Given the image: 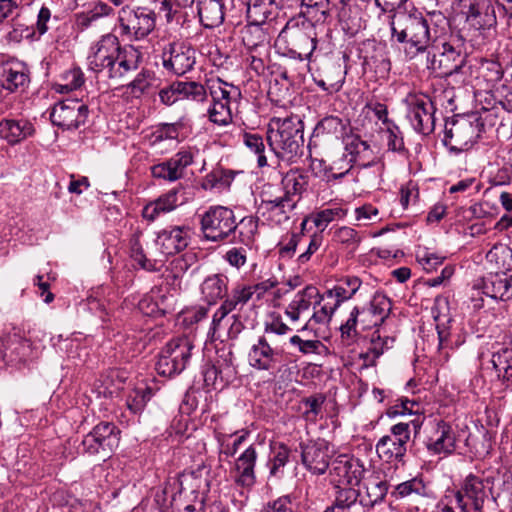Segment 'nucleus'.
Listing matches in <instances>:
<instances>
[{"label":"nucleus","mask_w":512,"mask_h":512,"mask_svg":"<svg viewBox=\"0 0 512 512\" xmlns=\"http://www.w3.org/2000/svg\"><path fill=\"white\" fill-rule=\"evenodd\" d=\"M141 52L132 45H121L113 33L102 35L89 48L88 69L98 79L119 82L138 69Z\"/></svg>","instance_id":"nucleus-1"},{"label":"nucleus","mask_w":512,"mask_h":512,"mask_svg":"<svg viewBox=\"0 0 512 512\" xmlns=\"http://www.w3.org/2000/svg\"><path fill=\"white\" fill-rule=\"evenodd\" d=\"M304 125L298 116L273 117L267 129L270 150L282 161L294 163L303 154Z\"/></svg>","instance_id":"nucleus-2"},{"label":"nucleus","mask_w":512,"mask_h":512,"mask_svg":"<svg viewBox=\"0 0 512 512\" xmlns=\"http://www.w3.org/2000/svg\"><path fill=\"white\" fill-rule=\"evenodd\" d=\"M392 37L397 42L405 43V54L412 59L419 53H424L431 44L428 21L420 12H399L392 17Z\"/></svg>","instance_id":"nucleus-3"},{"label":"nucleus","mask_w":512,"mask_h":512,"mask_svg":"<svg viewBox=\"0 0 512 512\" xmlns=\"http://www.w3.org/2000/svg\"><path fill=\"white\" fill-rule=\"evenodd\" d=\"M493 490V477H480L470 473L462 480L460 488L454 493V499L461 512H484L489 495L494 502L497 501Z\"/></svg>","instance_id":"nucleus-4"},{"label":"nucleus","mask_w":512,"mask_h":512,"mask_svg":"<svg viewBox=\"0 0 512 512\" xmlns=\"http://www.w3.org/2000/svg\"><path fill=\"white\" fill-rule=\"evenodd\" d=\"M117 23L122 37L139 41L155 29L156 13L148 7L125 5L117 12Z\"/></svg>","instance_id":"nucleus-5"},{"label":"nucleus","mask_w":512,"mask_h":512,"mask_svg":"<svg viewBox=\"0 0 512 512\" xmlns=\"http://www.w3.org/2000/svg\"><path fill=\"white\" fill-rule=\"evenodd\" d=\"M207 87L212 99L207 111L209 120L218 126L231 124L233 116L230 105L232 100H236L240 96V90L220 78L209 80Z\"/></svg>","instance_id":"nucleus-6"},{"label":"nucleus","mask_w":512,"mask_h":512,"mask_svg":"<svg viewBox=\"0 0 512 512\" xmlns=\"http://www.w3.org/2000/svg\"><path fill=\"white\" fill-rule=\"evenodd\" d=\"M193 349V341L188 337L170 340L159 354L155 365L157 373L164 377L180 374L188 365Z\"/></svg>","instance_id":"nucleus-7"},{"label":"nucleus","mask_w":512,"mask_h":512,"mask_svg":"<svg viewBox=\"0 0 512 512\" xmlns=\"http://www.w3.org/2000/svg\"><path fill=\"white\" fill-rule=\"evenodd\" d=\"M483 124L478 119L474 121L467 117H458L447 120L443 143L455 154L467 151L472 148L480 133Z\"/></svg>","instance_id":"nucleus-8"},{"label":"nucleus","mask_w":512,"mask_h":512,"mask_svg":"<svg viewBox=\"0 0 512 512\" xmlns=\"http://www.w3.org/2000/svg\"><path fill=\"white\" fill-rule=\"evenodd\" d=\"M201 231L205 239L218 242L236 232L237 223L232 209L224 206H211L200 218Z\"/></svg>","instance_id":"nucleus-9"},{"label":"nucleus","mask_w":512,"mask_h":512,"mask_svg":"<svg viewBox=\"0 0 512 512\" xmlns=\"http://www.w3.org/2000/svg\"><path fill=\"white\" fill-rule=\"evenodd\" d=\"M410 424L397 423L390 428V433L382 436L376 443V452L387 463L404 462L407 444L410 441Z\"/></svg>","instance_id":"nucleus-10"},{"label":"nucleus","mask_w":512,"mask_h":512,"mask_svg":"<svg viewBox=\"0 0 512 512\" xmlns=\"http://www.w3.org/2000/svg\"><path fill=\"white\" fill-rule=\"evenodd\" d=\"M119 442L118 427L111 422H101L84 436L81 445L84 453L108 457L118 447Z\"/></svg>","instance_id":"nucleus-11"},{"label":"nucleus","mask_w":512,"mask_h":512,"mask_svg":"<svg viewBox=\"0 0 512 512\" xmlns=\"http://www.w3.org/2000/svg\"><path fill=\"white\" fill-rule=\"evenodd\" d=\"M343 144L345 150L342 160L344 163V171L333 173L332 177L334 179L344 177L353 165L367 168L376 163L373 149L369 143L363 140L358 134H354L350 131L349 134L344 137Z\"/></svg>","instance_id":"nucleus-12"},{"label":"nucleus","mask_w":512,"mask_h":512,"mask_svg":"<svg viewBox=\"0 0 512 512\" xmlns=\"http://www.w3.org/2000/svg\"><path fill=\"white\" fill-rule=\"evenodd\" d=\"M251 291L246 285H237L234 287L226 299L222 302L220 307L215 311L211 326L209 329V336L212 340L222 338L221 328L225 318L230 313L245 312L244 306L251 299Z\"/></svg>","instance_id":"nucleus-13"},{"label":"nucleus","mask_w":512,"mask_h":512,"mask_svg":"<svg viewBox=\"0 0 512 512\" xmlns=\"http://www.w3.org/2000/svg\"><path fill=\"white\" fill-rule=\"evenodd\" d=\"M89 108L78 99H66L56 103L50 113L52 123L63 130H73L84 125Z\"/></svg>","instance_id":"nucleus-14"},{"label":"nucleus","mask_w":512,"mask_h":512,"mask_svg":"<svg viewBox=\"0 0 512 512\" xmlns=\"http://www.w3.org/2000/svg\"><path fill=\"white\" fill-rule=\"evenodd\" d=\"M366 469L363 462L350 455L341 454L331 461L330 479L336 485L357 486L361 482Z\"/></svg>","instance_id":"nucleus-15"},{"label":"nucleus","mask_w":512,"mask_h":512,"mask_svg":"<svg viewBox=\"0 0 512 512\" xmlns=\"http://www.w3.org/2000/svg\"><path fill=\"white\" fill-rule=\"evenodd\" d=\"M408 114L413 129L423 135H429L435 128V107L425 95H412L407 98Z\"/></svg>","instance_id":"nucleus-16"},{"label":"nucleus","mask_w":512,"mask_h":512,"mask_svg":"<svg viewBox=\"0 0 512 512\" xmlns=\"http://www.w3.org/2000/svg\"><path fill=\"white\" fill-rule=\"evenodd\" d=\"M284 349L257 338L248 351V363L250 367L258 371L273 372L278 369L283 361Z\"/></svg>","instance_id":"nucleus-17"},{"label":"nucleus","mask_w":512,"mask_h":512,"mask_svg":"<svg viewBox=\"0 0 512 512\" xmlns=\"http://www.w3.org/2000/svg\"><path fill=\"white\" fill-rule=\"evenodd\" d=\"M194 152L190 148H182L172 157L151 167L154 178L175 182L185 176L187 167L194 162Z\"/></svg>","instance_id":"nucleus-18"},{"label":"nucleus","mask_w":512,"mask_h":512,"mask_svg":"<svg viewBox=\"0 0 512 512\" xmlns=\"http://www.w3.org/2000/svg\"><path fill=\"white\" fill-rule=\"evenodd\" d=\"M300 447L302 464L312 474L322 475L331 466L332 450L327 441L318 439L301 444Z\"/></svg>","instance_id":"nucleus-19"},{"label":"nucleus","mask_w":512,"mask_h":512,"mask_svg":"<svg viewBox=\"0 0 512 512\" xmlns=\"http://www.w3.org/2000/svg\"><path fill=\"white\" fill-rule=\"evenodd\" d=\"M465 22L476 30H486L496 25V14L491 0H464Z\"/></svg>","instance_id":"nucleus-20"},{"label":"nucleus","mask_w":512,"mask_h":512,"mask_svg":"<svg viewBox=\"0 0 512 512\" xmlns=\"http://www.w3.org/2000/svg\"><path fill=\"white\" fill-rule=\"evenodd\" d=\"M195 50L181 43L169 44L162 53L163 66L166 70L181 76L195 65Z\"/></svg>","instance_id":"nucleus-21"},{"label":"nucleus","mask_w":512,"mask_h":512,"mask_svg":"<svg viewBox=\"0 0 512 512\" xmlns=\"http://www.w3.org/2000/svg\"><path fill=\"white\" fill-rule=\"evenodd\" d=\"M297 207L278 188L275 192H264L262 195L259 211L262 215H268L267 219L277 224L287 221L289 214Z\"/></svg>","instance_id":"nucleus-22"},{"label":"nucleus","mask_w":512,"mask_h":512,"mask_svg":"<svg viewBox=\"0 0 512 512\" xmlns=\"http://www.w3.org/2000/svg\"><path fill=\"white\" fill-rule=\"evenodd\" d=\"M460 40L445 42L439 60L433 59L428 66L433 70H439L441 74L451 75L458 73L466 61V53Z\"/></svg>","instance_id":"nucleus-23"},{"label":"nucleus","mask_w":512,"mask_h":512,"mask_svg":"<svg viewBox=\"0 0 512 512\" xmlns=\"http://www.w3.org/2000/svg\"><path fill=\"white\" fill-rule=\"evenodd\" d=\"M391 308L390 299L384 294L376 293L367 306L359 307L360 328L366 330L381 325L389 315Z\"/></svg>","instance_id":"nucleus-24"},{"label":"nucleus","mask_w":512,"mask_h":512,"mask_svg":"<svg viewBox=\"0 0 512 512\" xmlns=\"http://www.w3.org/2000/svg\"><path fill=\"white\" fill-rule=\"evenodd\" d=\"M426 448L432 454H451L456 448V433L452 425L440 420L426 440Z\"/></svg>","instance_id":"nucleus-25"},{"label":"nucleus","mask_w":512,"mask_h":512,"mask_svg":"<svg viewBox=\"0 0 512 512\" xmlns=\"http://www.w3.org/2000/svg\"><path fill=\"white\" fill-rule=\"evenodd\" d=\"M504 345L492 354L491 364L502 390L512 391V334L506 337Z\"/></svg>","instance_id":"nucleus-26"},{"label":"nucleus","mask_w":512,"mask_h":512,"mask_svg":"<svg viewBox=\"0 0 512 512\" xmlns=\"http://www.w3.org/2000/svg\"><path fill=\"white\" fill-rule=\"evenodd\" d=\"M258 453L254 445H249L235 460L232 470L234 482L241 487H252L256 482L255 466Z\"/></svg>","instance_id":"nucleus-27"},{"label":"nucleus","mask_w":512,"mask_h":512,"mask_svg":"<svg viewBox=\"0 0 512 512\" xmlns=\"http://www.w3.org/2000/svg\"><path fill=\"white\" fill-rule=\"evenodd\" d=\"M292 328L288 326L282 316L278 313H271L263 325V334L258 336L262 340H266L274 347L285 350V346L289 343Z\"/></svg>","instance_id":"nucleus-28"},{"label":"nucleus","mask_w":512,"mask_h":512,"mask_svg":"<svg viewBox=\"0 0 512 512\" xmlns=\"http://www.w3.org/2000/svg\"><path fill=\"white\" fill-rule=\"evenodd\" d=\"M309 180L310 176L307 172L291 169L283 175L278 190L297 205L308 190Z\"/></svg>","instance_id":"nucleus-29"},{"label":"nucleus","mask_w":512,"mask_h":512,"mask_svg":"<svg viewBox=\"0 0 512 512\" xmlns=\"http://www.w3.org/2000/svg\"><path fill=\"white\" fill-rule=\"evenodd\" d=\"M40 354V346L34 345L29 339L14 335L9 339V346L3 353L7 362L26 363L36 359Z\"/></svg>","instance_id":"nucleus-30"},{"label":"nucleus","mask_w":512,"mask_h":512,"mask_svg":"<svg viewBox=\"0 0 512 512\" xmlns=\"http://www.w3.org/2000/svg\"><path fill=\"white\" fill-rule=\"evenodd\" d=\"M483 294L501 301L512 299V275L505 272L490 273L482 281Z\"/></svg>","instance_id":"nucleus-31"},{"label":"nucleus","mask_w":512,"mask_h":512,"mask_svg":"<svg viewBox=\"0 0 512 512\" xmlns=\"http://www.w3.org/2000/svg\"><path fill=\"white\" fill-rule=\"evenodd\" d=\"M189 229L185 226H173L161 230L157 236V244L162 253L172 255L185 249L188 245Z\"/></svg>","instance_id":"nucleus-32"},{"label":"nucleus","mask_w":512,"mask_h":512,"mask_svg":"<svg viewBox=\"0 0 512 512\" xmlns=\"http://www.w3.org/2000/svg\"><path fill=\"white\" fill-rule=\"evenodd\" d=\"M2 86L10 92L24 89L30 82L27 66L19 61L8 63L2 69Z\"/></svg>","instance_id":"nucleus-33"},{"label":"nucleus","mask_w":512,"mask_h":512,"mask_svg":"<svg viewBox=\"0 0 512 512\" xmlns=\"http://www.w3.org/2000/svg\"><path fill=\"white\" fill-rule=\"evenodd\" d=\"M181 190H183L182 186L175 187L148 203L143 209V217L154 221L160 214L173 211L179 205L178 193Z\"/></svg>","instance_id":"nucleus-34"},{"label":"nucleus","mask_w":512,"mask_h":512,"mask_svg":"<svg viewBox=\"0 0 512 512\" xmlns=\"http://www.w3.org/2000/svg\"><path fill=\"white\" fill-rule=\"evenodd\" d=\"M34 127L28 120L3 119L0 121V138L16 144L33 135Z\"/></svg>","instance_id":"nucleus-35"},{"label":"nucleus","mask_w":512,"mask_h":512,"mask_svg":"<svg viewBox=\"0 0 512 512\" xmlns=\"http://www.w3.org/2000/svg\"><path fill=\"white\" fill-rule=\"evenodd\" d=\"M228 290V278L222 274L207 276L201 284L202 299L209 305H214L222 299Z\"/></svg>","instance_id":"nucleus-36"},{"label":"nucleus","mask_w":512,"mask_h":512,"mask_svg":"<svg viewBox=\"0 0 512 512\" xmlns=\"http://www.w3.org/2000/svg\"><path fill=\"white\" fill-rule=\"evenodd\" d=\"M198 15L201 24L206 28H214L224 21L223 0H200Z\"/></svg>","instance_id":"nucleus-37"},{"label":"nucleus","mask_w":512,"mask_h":512,"mask_svg":"<svg viewBox=\"0 0 512 512\" xmlns=\"http://www.w3.org/2000/svg\"><path fill=\"white\" fill-rule=\"evenodd\" d=\"M307 6V13L317 22H324L327 17L336 10L337 17L339 20H343L346 16V5L345 0H338L333 5V8H328L329 0H304Z\"/></svg>","instance_id":"nucleus-38"},{"label":"nucleus","mask_w":512,"mask_h":512,"mask_svg":"<svg viewBox=\"0 0 512 512\" xmlns=\"http://www.w3.org/2000/svg\"><path fill=\"white\" fill-rule=\"evenodd\" d=\"M361 286V280L355 276H348L341 279L333 288L326 291L324 299H332L340 306L343 302L351 299Z\"/></svg>","instance_id":"nucleus-39"},{"label":"nucleus","mask_w":512,"mask_h":512,"mask_svg":"<svg viewBox=\"0 0 512 512\" xmlns=\"http://www.w3.org/2000/svg\"><path fill=\"white\" fill-rule=\"evenodd\" d=\"M351 128L347 121L342 120L337 116H327L323 118L315 127L314 133L317 137L330 136L336 139L344 140Z\"/></svg>","instance_id":"nucleus-40"},{"label":"nucleus","mask_w":512,"mask_h":512,"mask_svg":"<svg viewBox=\"0 0 512 512\" xmlns=\"http://www.w3.org/2000/svg\"><path fill=\"white\" fill-rule=\"evenodd\" d=\"M334 505L331 506L336 512H359L363 510V504L358 502L359 492L353 486L337 488Z\"/></svg>","instance_id":"nucleus-41"},{"label":"nucleus","mask_w":512,"mask_h":512,"mask_svg":"<svg viewBox=\"0 0 512 512\" xmlns=\"http://www.w3.org/2000/svg\"><path fill=\"white\" fill-rule=\"evenodd\" d=\"M143 233L141 230L136 229L129 239V253L130 257L136 262L140 268L147 271H157L158 262L146 257L141 243Z\"/></svg>","instance_id":"nucleus-42"},{"label":"nucleus","mask_w":512,"mask_h":512,"mask_svg":"<svg viewBox=\"0 0 512 512\" xmlns=\"http://www.w3.org/2000/svg\"><path fill=\"white\" fill-rule=\"evenodd\" d=\"M393 344V337H382L379 330H377L372 334L367 351L361 353L360 357L364 360L365 365H374L376 359H378L386 350L392 348Z\"/></svg>","instance_id":"nucleus-43"},{"label":"nucleus","mask_w":512,"mask_h":512,"mask_svg":"<svg viewBox=\"0 0 512 512\" xmlns=\"http://www.w3.org/2000/svg\"><path fill=\"white\" fill-rule=\"evenodd\" d=\"M486 259L498 272L512 270V249L504 244L494 245L486 254Z\"/></svg>","instance_id":"nucleus-44"},{"label":"nucleus","mask_w":512,"mask_h":512,"mask_svg":"<svg viewBox=\"0 0 512 512\" xmlns=\"http://www.w3.org/2000/svg\"><path fill=\"white\" fill-rule=\"evenodd\" d=\"M290 449L285 444H278L273 447L272 455L267 462L269 477L280 479L284 476V469L289 462Z\"/></svg>","instance_id":"nucleus-45"},{"label":"nucleus","mask_w":512,"mask_h":512,"mask_svg":"<svg viewBox=\"0 0 512 512\" xmlns=\"http://www.w3.org/2000/svg\"><path fill=\"white\" fill-rule=\"evenodd\" d=\"M274 0H247V19L255 26L263 24L272 14Z\"/></svg>","instance_id":"nucleus-46"},{"label":"nucleus","mask_w":512,"mask_h":512,"mask_svg":"<svg viewBox=\"0 0 512 512\" xmlns=\"http://www.w3.org/2000/svg\"><path fill=\"white\" fill-rule=\"evenodd\" d=\"M323 300L324 296L320 294L319 290L315 286L309 285L298 291L291 300V303H293L301 313H304L309 310L311 305L315 308L317 305H320Z\"/></svg>","instance_id":"nucleus-47"},{"label":"nucleus","mask_w":512,"mask_h":512,"mask_svg":"<svg viewBox=\"0 0 512 512\" xmlns=\"http://www.w3.org/2000/svg\"><path fill=\"white\" fill-rule=\"evenodd\" d=\"M360 319L361 315L359 312V307L355 306L349 313L347 319L341 324L339 328L341 339L345 344L350 345L354 343L360 335Z\"/></svg>","instance_id":"nucleus-48"},{"label":"nucleus","mask_w":512,"mask_h":512,"mask_svg":"<svg viewBox=\"0 0 512 512\" xmlns=\"http://www.w3.org/2000/svg\"><path fill=\"white\" fill-rule=\"evenodd\" d=\"M367 499L361 498L363 506L373 507L381 502L387 494L388 484L386 481L378 479H369L365 484Z\"/></svg>","instance_id":"nucleus-49"},{"label":"nucleus","mask_w":512,"mask_h":512,"mask_svg":"<svg viewBox=\"0 0 512 512\" xmlns=\"http://www.w3.org/2000/svg\"><path fill=\"white\" fill-rule=\"evenodd\" d=\"M479 77L486 83L488 89H499L497 84L500 83L503 77V69L500 63L496 61H485L479 68Z\"/></svg>","instance_id":"nucleus-50"},{"label":"nucleus","mask_w":512,"mask_h":512,"mask_svg":"<svg viewBox=\"0 0 512 512\" xmlns=\"http://www.w3.org/2000/svg\"><path fill=\"white\" fill-rule=\"evenodd\" d=\"M62 83H56L54 88L59 93H68L80 88L84 84V74L80 68H73L61 76Z\"/></svg>","instance_id":"nucleus-51"},{"label":"nucleus","mask_w":512,"mask_h":512,"mask_svg":"<svg viewBox=\"0 0 512 512\" xmlns=\"http://www.w3.org/2000/svg\"><path fill=\"white\" fill-rule=\"evenodd\" d=\"M361 240L362 237L359 232L348 226L339 227L333 233V241L350 251H355Z\"/></svg>","instance_id":"nucleus-52"},{"label":"nucleus","mask_w":512,"mask_h":512,"mask_svg":"<svg viewBox=\"0 0 512 512\" xmlns=\"http://www.w3.org/2000/svg\"><path fill=\"white\" fill-rule=\"evenodd\" d=\"M236 231L239 241L247 247L251 246L258 232V219L253 216L243 217L237 224Z\"/></svg>","instance_id":"nucleus-53"},{"label":"nucleus","mask_w":512,"mask_h":512,"mask_svg":"<svg viewBox=\"0 0 512 512\" xmlns=\"http://www.w3.org/2000/svg\"><path fill=\"white\" fill-rule=\"evenodd\" d=\"M234 171L221 167L213 169L205 178L204 188H226L234 179Z\"/></svg>","instance_id":"nucleus-54"},{"label":"nucleus","mask_w":512,"mask_h":512,"mask_svg":"<svg viewBox=\"0 0 512 512\" xmlns=\"http://www.w3.org/2000/svg\"><path fill=\"white\" fill-rule=\"evenodd\" d=\"M151 397L152 389L150 387L136 388L127 397V407L133 414H139L144 410Z\"/></svg>","instance_id":"nucleus-55"},{"label":"nucleus","mask_w":512,"mask_h":512,"mask_svg":"<svg viewBox=\"0 0 512 512\" xmlns=\"http://www.w3.org/2000/svg\"><path fill=\"white\" fill-rule=\"evenodd\" d=\"M346 216V210L340 207L323 209L312 216L314 225L323 232L328 224Z\"/></svg>","instance_id":"nucleus-56"},{"label":"nucleus","mask_w":512,"mask_h":512,"mask_svg":"<svg viewBox=\"0 0 512 512\" xmlns=\"http://www.w3.org/2000/svg\"><path fill=\"white\" fill-rule=\"evenodd\" d=\"M182 100L204 102L207 100V91L204 85L195 81H180Z\"/></svg>","instance_id":"nucleus-57"},{"label":"nucleus","mask_w":512,"mask_h":512,"mask_svg":"<svg viewBox=\"0 0 512 512\" xmlns=\"http://www.w3.org/2000/svg\"><path fill=\"white\" fill-rule=\"evenodd\" d=\"M243 142L246 147L258 155L257 163L259 167L267 165V158L264 155L265 144L262 136L256 133H245L243 135Z\"/></svg>","instance_id":"nucleus-58"},{"label":"nucleus","mask_w":512,"mask_h":512,"mask_svg":"<svg viewBox=\"0 0 512 512\" xmlns=\"http://www.w3.org/2000/svg\"><path fill=\"white\" fill-rule=\"evenodd\" d=\"M396 497H407L411 494L423 495L425 493V485L421 479L413 478L402 482L395 487L393 492Z\"/></svg>","instance_id":"nucleus-59"},{"label":"nucleus","mask_w":512,"mask_h":512,"mask_svg":"<svg viewBox=\"0 0 512 512\" xmlns=\"http://www.w3.org/2000/svg\"><path fill=\"white\" fill-rule=\"evenodd\" d=\"M197 264V256L193 252H187L177 258H175L172 262V271L176 277L181 274L187 272L190 268Z\"/></svg>","instance_id":"nucleus-60"},{"label":"nucleus","mask_w":512,"mask_h":512,"mask_svg":"<svg viewBox=\"0 0 512 512\" xmlns=\"http://www.w3.org/2000/svg\"><path fill=\"white\" fill-rule=\"evenodd\" d=\"M338 305L334 303H325L319 310L314 311L311 318L307 322V324L302 328V330H305L307 328V325L311 322L315 324H325L328 323L335 311L338 309Z\"/></svg>","instance_id":"nucleus-61"},{"label":"nucleus","mask_w":512,"mask_h":512,"mask_svg":"<svg viewBox=\"0 0 512 512\" xmlns=\"http://www.w3.org/2000/svg\"><path fill=\"white\" fill-rule=\"evenodd\" d=\"M230 324L227 329V338L237 339L241 332L246 328L247 316L245 312H236L228 319Z\"/></svg>","instance_id":"nucleus-62"},{"label":"nucleus","mask_w":512,"mask_h":512,"mask_svg":"<svg viewBox=\"0 0 512 512\" xmlns=\"http://www.w3.org/2000/svg\"><path fill=\"white\" fill-rule=\"evenodd\" d=\"M180 81H175L159 91L160 101L167 106L182 100Z\"/></svg>","instance_id":"nucleus-63"},{"label":"nucleus","mask_w":512,"mask_h":512,"mask_svg":"<svg viewBox=\"0 0 512 512\" xmlns=\"http://www.w3.org/2000/svg\"><path fill=\"white\" fill-rule=\"evenodd\" d=\"M261 512H294V504L290 495H283L268 502Z\"/></svg>","instance_id":"nucleus-64"}]
</instances>
